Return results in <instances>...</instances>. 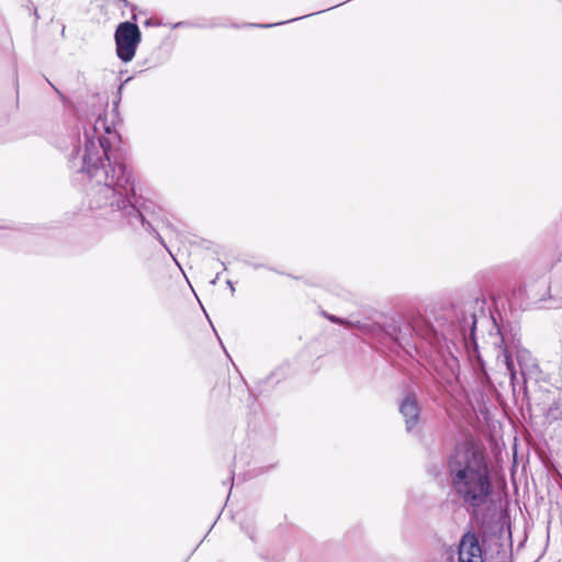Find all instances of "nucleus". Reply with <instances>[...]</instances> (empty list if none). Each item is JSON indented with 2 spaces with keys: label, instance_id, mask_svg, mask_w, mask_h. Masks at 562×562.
I'll list each match as a JSON object with an SVG mask.
<instances>
[{
  "label": "nucleus",
  "instance_id": "15",
  "mask_svg": "<svg viewBox=\"0 0 562 562\" xmlns=\"http://www.w3.org/2000/svg\"><path fill=\"white\" fill-rule=\"evenodd\" d=\"M226 283L231 288L232 293H234L235 292V288L233 285V282L231 280H227Z\"/></svg>",
  "mask_w": 562,
  "mask_h": 562
},
{
  "label": "nucleus",
  "instance_id": "22",
  "mask_svg": "<svg viewBox=\"0 0 562 562\" xmlns=\"http://www.w3.org/2000/svg\"><path fill=\"white\" fill-rule=\"evenodd\" d=\"M146 25H151V20H147Z\"/></svg>",
  "mask_w": 562,
  "mask_h": 562
},
{
  "label": "nucleus",
  "instance_id": "2",
  "mask_svg": "<svg viewBox=\"0 0 562 562\" xmlns=\"http://www.w3.org/2000/svg\"><path fill=\"white\" fill-rule=\"evenodd\" d=\"M452 491L475 521L476 530L465 531L449 562H484V544L490 533L502 530L496 503V483L491 459L483 446L472 439L458 442L447 458Z\"/></svg>",
  "mask_w": 562,
  "mask_h": 562
},
{
  "label": "nucleus",
  "instance_id": "11",
  "mask_svg": "<svg viewBox=\"0 0 562 562\" xmlns=\"http://www.w3.org/2000/svg\"><path fill=\"white\" fill-rule=\"evenodd\" d=\"M241 529L247 535V537L255 542L256 541V528L250 524H241Z\"/></svg>",
  "mask_w": 562,
  "mask_h": 562
},
{
  "label": "nucleus",
  "instance_id": "19",
  "mask_svg": "<svg viewBox=\"0 0 562 562\" xmlns=\"http://www.w3.org/2000/svg\"><path fill=\"white\" fill-rule=\"evenodd\" d=\"M49 85L53 87V89L56 91V93H58L60 97H63L61 92L55 86H53L50 82H49Z\"/></svg>",
  "mask_w": 562,
  "mask_h": 562
},
{
  "label": "nucleus",
  "instance_id": "16",
  "mask_svg": "<svg viewBox=\"0 0 562 562\" xmlns=\"http://www.w3.org/2000/svg\"><path fill=\"white\" fill-rule=\"evenodd\" d=\"M228 481L231 482V485H229V492H231L232 487H233V482H234V472H232V475L229 476Z\"/></svg>",
  "mask_w": 562,
  "mask_h": 562
},
{
  "label": "nucleus",
  "instance_id": "17",
  "mask_svg": "<svg viewBox=\"0 0 562 562\" xmlns=\"http://www.w3.org/2000/svg\"><path fill=\"white\" fill-rule=\"evenodd\" d=\"M249 266H251V267H252V268H255V269H258V268H262V267H263V265H261V263H254V262L249 263Z\"/></svg>",
  "mask_w": 562,
  "mask_h": 562
},
{
  "label": "nucleus",
  "instance_id": "3",
  "mask_svg": "<svg viewBox=\"0 0 562 562\" xmlns=\"http://www.w3.org/2000/svg\"><path fill=\"white\" fill-rule=\"evenodd\" d=\"M476 326L477 317L473 307L462 311L457 316L456 323L451 324L453 340L450 342L432 327L428 328L424 338L434 348L431 366L442 382L451 385L460 376V361L452 350L458 351V345L460 344L480 384L484 387L493 386L486 363L480 353Z\"/></svg>",
  "mask_w": 562,
  "mask_h": 562
},
{
  "label": "nucleus",
  "instance_id": "1",
  "mask_svg": "<svg viewBox=\"0 0 562 562\" xmlns=\"http://www.w3.org/2000/svg\"><path fill=\"white\" fill-rule=\"evenodd\" d=\"M104 121L101 115L90 127L83 128L85 149L78 159L79 149L74 148L70 167L77 168L75 181L82 184L85 202L91 211L106 218L114 228H143L153 235L164 247V238L146 218L139 206L140 196L135 193V180L119 153L105 135H97L98 124Z\"/></svg>",
  "mask_w": 562,
  "mask_h": 562
},
{
  "label": "nucleus",
  "instance_id": "7",
  "mask_svg": "<svg viewBox=\"0 0 562 562\" xmlns=\"http://www.w3.org/2000/svg\"><path fill=\"white\" fill-rule=\"evenodd\" d=\"M514 361L517 371L518 382L516 385L526 386L527 380L539 373L537 359L524 346L514 351Z\"/></svg>",
  "mask_w": 562,
  "mask_h": 562
},
{
  "label": "nucleus",
  "instance_id": "4",
  "mask_svg": "<svg viewBox=\"0 0 562 562\" xmlns=\"http://www.w3.org/2000/svg\"><path fill=\"white\" fill-rule=\"evenodd\" d=\"M325 318L346 328H356L360 334L389 348L391 351L400 353L403 350L412 356L413 351L418 350L414 341L415 329L409 323H398L392 321L387 325H381L375 322H361L342 318L327 312H323Z\"/></svg>",
  "mask_w": 562,
  "mask_h": 562
},
{
  "label": "nucleus",
  "instance_id": "18",
  "mask_svg": "<svg viewBox=\"0 0 562 562\" xmlns=\"http://www.w3.org/2000/svg\"><path fill=\"white\" fill-rule=\"evenodd\" d=\"M187 25V22H178L173 25V27H181V26H184Z\"/></svg>",
  "mask_w": 562,
  "mask_h": 562
},
{
  "label": "nucleus",
  "instance_id": "8",
  "mask_svg": "<svg viewBox=\"0 0 562 562\" xmlns=\"http://www.w3.org/2000/svg\"><path fill=\"white\" fill-rule=\"evenodd\" d=\"M398 412L404 419L407 432H416L418 430L420 419V405L417 395L408 392L398 404Z\"/></svg>",
  "mask_w": 562,
  "mask_h": 562
},
{
  "label": "nucleus",
  "instance_id": "14",
  "mask_svg": "<svg viewBox=\"0 0 562 562\" xmlns=\"http://www.w3.org/2000/svg\"><path fill=\"white\" fill-rule=\"evenodd\" d=\"M124 7H132L134 8L130 2L128 0H119Z\"/></svg>",
  "mask_w": 562,
  "mask_h": 562
},
{
  "label": "nucleus",
  "instance_id": "9",
  "mask_svg": "<svg viewBox=\"0 0 562 562\" xmlns=\"http://www.w3.org/2000/svg\"><path fill=\"white\" fill-rule=\"evenodd\" d=\"M546 418L549 422L562 419V398L554 401L547 411Z\"/></svg>",
  "mask_w": 562,
  "mask_h": 562
},
{
  "label": "nucleus",
  "instance_id": "21",
  "mask_svg": "<svg viewBox=\"0 0 562 562\" xmlns=\"http://www.w3.org/2000/svg\"><path fill=\"white\" fill-rule=\"evenodd\" d=\"M105 133H106V134H110V133H111L110 127H105Z\"/></svg>",
  "mask_w": 562,
  "mask_h": 562
},
{
  "label": "nucleus",
  "instance_id": "10",
  "mask_svg": "<svg viewBox=\"0 0 562 562\" xmlns=\"http://www.w3.org/2000/svg\"><path fill=\"white\" fill-rule=\"evenodd\" d=\"M314 13H311V14H306L304 16H301V19H304V18H307V16H311L313 15ZM296 20H300V18H294V19H290L288 21H284V22H277V23H269V24H249L250 26H257V27H262V29H269V27H273V26H277V25H281V24H284V23H290V22H294Z\"/></svg>",
  "mask_w": 562,
  "mask_h": 562
},
{
  "label": "nucleus",
  "instance_id": "12",
  "mask_svg": "<svg viewBox=\"0 0 562 562\" xmlns=\"http://www.w3.org/2000/svg\"><path fill=\"white\" fill-rule=\"evenodd\" d=\"M261 559H263L268 562H281L280 558H269L268 555H261Z\"/></svg>",
  "mask_w": 562,
  "mask_h": 562
},
{
  "label": "nucleus",
  "instance_id": "13",
  "mask_svg": "<svg viewBox=\"0 0 562 562\" xmlns=\"http://www.w3.org/2000/svg\"><path fill=\"white\" fill-rule=\"evenodd\" d=\"M0 229H13L9 224L0 222Z\"/></svg>",
  "mask_w": 562,
  "mask_h": 562
},
{
  "label": "nucleus",
  "instance_id": "5",
  "mask_svg": "<svg viewBox=\"0 0 562 562\" xmlns=\"http://www.w3.org/2000/svg\"><path fill=\"white\" fill-rule=\"evenodd\" d=\"M493 325L496 328V336L493 342L498 349L497 358L503 357V362L509 375L510 384L515 389L518 382L517 371L514 361V351L521 348V328L517 322H506L498 325L492 316Z\"/></svg>",
  "mask_w": 562,
  "mask_h": 562
},
{
  "label": "nucleus",
  "instance_id": "20",
  "mask_svg": "<svg viewBox=\"0 0 562 562\" xmlns=\"http://www.w3.org/2000/svg\"><path fill=\"white\" fill-rule=\"evenodd\" d=\"M220 274L217 273L216 277L214 278V280L212 281V283H215L218 279Z\"/></svg>",
  "mask_w": 562,
  "mask_h": 562
},
{
  "label": "nucleus",
  "instance_id": "6",
  "mask_svg": "<svg viewBox=\"0 0 562 562\" xmlns=\"http://www.w3.org/2000/svg\"><path fill=\"white\" fill-rule=\"evenodd\" d=\"M114 41L119 59L123 63H130L135 57L142 41V32L136 23V15H133V21H124L116 26Z\"/></svg>",
  "mask_w": 562,
  "mask_h": 562
}]
</instances>
